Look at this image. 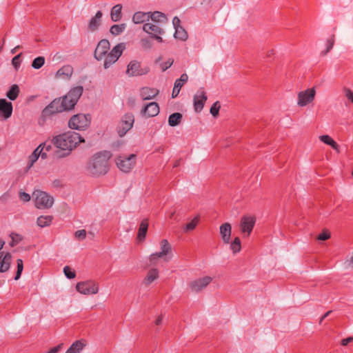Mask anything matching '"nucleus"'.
<instances>
[{"label":"nucleus","instance_id":"12","mask_svg":"<svg viewBox=\"0 0 353 353\" xmlns=\"http://www.w3.org/2000/svg\"><path fill=\"white\" fill-rule=\"evenodd\" d=\"M316 95L314 88H308L304 91L298 93L297 105L300 107H304L312 102Z\"/></svg>","mask_w":353,"mask_h":353},{"label":"nucleus","instance_id":"56","mask_svg":"<svg viewBox=\"0 0 353 353\" xmlns=\"http://www.w3.org/2000/svg\"><path fill=\"white\" fill-rule=\"evenodd\" d=\"M329 145H330L337 152H339V145L334 139L332 141V142H330Z\"/></svg>","mask_w":353,"mask_h":353},{"label":"nucleus","instance_id":"8","mask_svg":"<svg viewBox=\"0 0 353 353\" xmlns=\"http://www.w3.org/2000/svg\"><path fill=\"white\" fill-rule=\"evenodd\" d=\"M134 117L132 113L125 114L117 127V132L120 137H123L133 126Z\"/></svg>","mask_w":353,"mask_h":353},{"label":"nucleus","instance_id":"19","mask_svg":"<svg viewBox=\"0 0 353 353\" xmlns=\"http://www.w3.org/2000/svg\"><path fill=\"white\" fill-rule=\"evenodd\" d=\"M141 113L147 117H153L159 113V107L157 103L151 102L146 105L141 111Z\"/></svg>","mask_w":353,"mask_h":353},{"label":"nucleus","instance_id":"25","mask_svg":"<svg viewBox=\"0 0 353 353\" xmlns=\"http://www.w3.org/2000/svg\"><path fill=\"white\" fill-rule=\"evenodd\" d=\"M103 16V13L101 11H98L95 16L93 17L88 24V30L91 32H94L99 27L101 24V19Z\"/></svg>","mask_w":353,"mask_h":353},{"label":"nucleus","instance_id":"52","mask_svg":"<svg viewBox=\"0 0 353 353\" xmlns=\"http://www.w3.org/2000/svg\"><path fill=\"white\" fill-rule=\"evenodd\" d=\"M19 196V199L24 202H28L30 200V196L28 193L20 192Z\"/></svg>","mask_w":353,"mask_h":353},{"label":"nucleus","instance_id":"49","mask_svg":"<svg viewBox=\"0 0 353 353\" xmlns=\"http://www.w3.org/2000/svg\"><path fill=\"white\" fill-rule=\"evenodd\" d=\"M76 238L79 239H84L86 236V231L85 230H77L74 233Z\"/></svg>","mask_w":353,"mask_h":353},{"label":"nucleus","instance_id":"7","mask_svg":"<svg viewBox=\"0 0 353 353\" xmlns=\"http://www.w3.org/2000/svg\"><path fill=\"white\" fill-rule=\"evenodd\" d=\"M118 168L123 172H129L133 168L136 163V155L134 154L119 155L115 159Z\"/></svg>","mask_w":353,"mask_h":353},{"label":"nucleus","instance_id":"37","mask_svg":"<svg viewBox=\"0 0 353 353\" xmlns=\"http://www.w3.org/2000/svg\"><path fill=\"white\" fill-rule=\"evenodd\" d=\"M125 24H124V23L113 25L110 28V32L114 36H117V35L120 34L121 32H123V30H125Z\"/></svg>","mask_w":353,"mask_h":353},{"label":"nucleus","instance_id":"44","mask_svg":"<svg viewBox=\"0 0 353 353\" xmlns=\"http://www.w3.org/2000/svg\"><path fill=\"white\" fill-rule=\"evenodd\" d=\"M21 55V53L16 55L15 57H14L12 58V64L13 65V66L14 67V68L16 70H18V68H19V66L21 65V60H20Z\"/></svg>","mask_w":353,"mask_h":353},{"label":"nucleus","instance_id":"36","mask_svg":"<svg viewBox=\"0 0 353 353\" xmlns=\"http://www.w3.org/2000/svg\"><path fill=\"white\" fill-rule=\"evenodd\" d=\"M230 249L234 254L239 252L241 250V243L239 237H235L230 243Z\"/></svg>","mask_w":353,"mask_h":353},{"label":"nucleus","instance_id":"41","mask_svg":"<svg viewBox=\"0 0 353 353\" xmlns=\"http://www.w3.org/2000/svg\"><path fill=\"white\" fill-rule=\"evenodd\" d=\"M221 108V105L219 101H216L212 105L210 108V113L214 117H216L219 114V110Z\"/></svg>","mask_w":353,"mask_h":353},{"label":"nucleus","instance_id":"54","mask_svg":"<svg viewBox=\"0 0 353 353\" xmlns=\"http://www.w3.org/2000/svg\"><path fill=\"white\" fill-rule=\"evenodd\" d=\"M172 23H173V26H174V29H176V28L181 27V25H180L181 20L179 19V18L178 17H174L173 18Z\"/></svg>","mask_w":353,"mask_h":353},{"label":"nucleus","instance_id":"3","mask_svg":"<svg viewBox=\"0 0 353 353\" xmlns=\"http://www.w3.org/2000/svg\"><path fill=\"white\" fill-rule=\"evenodd\" d=\"M110 157L111 154L108 151L101 152L93 156L88 166L89 173L95 176L105 174L108 170V160Z\"/></svg>","mask_w":353,"mask_h":353},{"label":"nucleus","instance_id":"30","mask_svg":"<svg viewBox=\"0 0 353 353\" xmlns=\"http://www.w3.org/2000/svg\"><path fill=\"white\" fill-rule=\"evenodd\" d=\"M159 277V271L156 268H152L150 270L144 279V283L145 285L151 284L154 281L157 279Z\"/></svg>","mask_w":353,"mask_h":353},{"label":"nucleus","instance_id":"17","mask_svg":"<svg viewBox=\"0 0 353 353\" xmlns=\"http://www.w3.org/2000/svg\"><path fill=\"white\" fill-rule=\"evenodd\" d=\"M146 72L147 71H144L141 68V63L137 61H130L126 70V74L130 77L140 76Z\"/></svg>","mask_w":353,"mask_h":353},{"label":"nucleus","instance_id":"4","mask_svg":"<svg viewBox=\"0 0 353 353\" xmlns=\"http://www.w3.org/2000/svg\"><path fill=\"white\" fill-rule=\"evenodd\" d=\"M91 122L90 114H77L68 121V127L72 130H84L88 128Z\"/></svg>","mask_w":353,"mask_h":353},{"label":"nucleus","instance_id":"57","mask_svg":"<svg viewBox=\"0 0 353 353\" xmlns=\"http://www.w3.org/2000/svg\"><path fill=\"white\" fill-rule=\"evenodd\" d=\"M353 341V337H347L346 339H344L341 341V344L343 346L347 345L349 343L352 342Z\"/></svg>","mask_w":353,"mask_h":353},{"label":"nucleus","instance_id":"6","mask_svg":"<svg viewBox=\"0 0 353 353\" xmlns=\"http://www.w3.org/2000/svg\"><path fill=\"white\" fill-rule=\"evenodd\" d=\"M35 205L39 209L50 208L53 203L54 199L46 192L36 190L33 193Z\"/></svg>","mask_w":353,"mask_h":353},{"label":"nucleus","instance_id":"48","mask_svg":"<svg viewBox=\"0 0 353 353\" xmlns=\"http://www.w3.org/2000/svg\"><path fill=\"white\" fill-rule=\"evenodd\" d=\"M188 80V76L187 74H182L179 79H176L174 83H179L181 84V87L185 83H186Z\"/></svg>","mask_w":353,"mask_h":353},{"label":"nucleus","instance_id":"28","mask_svg":"<svg viewBox=\"0 0 353 353\" xmlns=\"http://www.w3.org/2000/svg\"><path fill=\"white\" fill-rule=\"evenodd\" d=\"M85 345L83 340L76 341L71 345L65 353H80Z\"/></svg>","mask_w":353,"mask_h":353},{"label":"nucleus","instance_id":"27","mask_svg":"<svg viewBox=\"0 0 353 353\" xmlns=\"http://www.w3.org/2000/svg\"><path fill=\"white\" fill-rule=\"evenodd\" d=\"M150 12H137L134 14L132 17V21L134 23L139 24L142 23L145 21H148L150 19Z\"/></svg>","mask_w":353,"mask_h":353},{"label":"nucleus","instance_id":"61","mask_svg":"<svg viewBox=\"0 0 353 353\" xmlns=\"http://www.w3.org/2000/svg\"><path fill=\"white\" fill-rule=\"evenodd\" d=\"M347 265L350 267H353V255L347 261Z\"/></svg>","mask_w":353,"mask_h":353},{"label":"nucleus","instance_id":"26","mask_svg":"<svg viewBox=\"0 0 353 353\" xmlns=\"http://www.w3.org/2000/svg\"><path fill=\"white\" fill-rule=\"evenodd\" d=\"M148 221L147 219H143L139 228L138 234H137V240L139 241H143L145 239V236L148 232Z\"/></svg>","mask_w":353,"mask_h":353},{"label":"nucleus","instance_id":"29","mask_svg":"<svg viewBox=\"0 0 353 353\" xmlns=\"http://www.w3.org/2000/svg\"><path fill=\"white\" fill-rule=\"evenodd\" d=\"M122 5L117 4L111 10L110 17L113 21H119L122 17Z\"/></svg>","mask_w":353,"mask_h":353},{"label":"nucleus","instance_id":"38","mask_svg":"<svg viewBox=\"0 0 353 353\" xmlns=\"http://www.w3.org/2000/svg\"><path fill=\"white\" fill-rule=\"evenodd\" d=\"M199 216H195L189 223L186 224L184 228V231H191L193 230L199 223Z\"/></svg>","mask_w":353,"mask_h":353},{"label":"nucleus","instance_id":"14","mask_svg":"<svg viewBox=\"0 0 353 353\" xmlns=\"http://www.w3.org/2000/svg\"><path fill=\"white\" fill-rule=\"evenodd\" d=\"M208 97L203 88H201L194 96V108L195 112H200L204 107Z\"/></svg>","mask_w":353,"mask_h":353},{"label":"nucleus","instance_id":"45","mask_svg":"<svg viewBox=\"0 0 353 353\" xmlns=\"http://www.w3.org/2000/svg\"><path fill=\"white\" fill-rule=\"evenodd\" d=\"M181 88V84H179V83H174V85L172 90V97L175 98L178 96L179 94V92Z\"/></svg>","mask_w":353,"mask_h":353},{"label":"nucleus","instance_id":"39","mask_svg":"<svg viewBox=\"0 0 353 353\" xmlns=\"http://www.w3.org/2000/svg\"><path fill=\"white\" fill-rule=\"evenodd\" d=\"M44 63L45 58L43 57H38L33 60L32 67L34 69H39L44 65Z\"/></svg>","mask_w":353,"mask_h":353},{"label":"nucleus","instance_id":"60","mask_svg":"<svg viewBox=\"0 0 353 353\" xmlns=\"http://www.w3.org/2000/svg\"><path fill=\"white\" fill-rule=\"evenodd\" d=\"M162 320H163V318L161 316H159L155 321V323L157 325H159L162 322Z\"/></svg>","mask_w":353,"mask_h":353},{"label":"nucleus","instance_id":"53","mask_svg":"<svg viewBox=\"0 0 353 353\" xmlns=\"http://www.w3.org/2000/svg\"><path fill=\"white\" fill-rule=\"evenodd\" d=\"M344 92H345V97L353 103V92H352V91L350 89L345 88L344 89Z\"/></svg>","mask_w":353,"mask_h":353},{"label":"nucleus","instance_id":"42","mask_svg":"<svg viewBox=\"0 0 353 353\" xmlns=\"http://www.w3.org/2000/svg\"><path fill=\"white\" fill-rule=\"evenodd\" d=\"M63 272H64L65 276L70 279H74L76 276L75 272L72 270V269L69 266L64 267Z\"/></svg>","mask_w":353,"mask_h":353},{"label":"nucleus","instance_id":"5","mask_svg":"<svg viewBox=\"0 0 353 353\" xmlns=\"http://www.w3.org/2000/svg\"><path fill=\"white\" fill-rule=\"evenodd\" d=\"M125 48V43H119L116 45L109 53H107L104 58V68L108 69L114 64L121 57Z\"/></svg>","mask_w":353,"mask_h":353},{"label":"nucleus","instance_id":"23","mask_svg":"<svg viewBox=\"0 0 353 353\" xmlns=\"http://www.w3.org/2000/svg\"><path fill=\"white\" fill-rule=\"evenodd\" d=\"M73 74V68L70 65H63L56 73V78L69 79Z\"/></svg>","mask_w":353,"mask_h":353},{"label":"nucleus","instance_id":"64","mask_svg":"<svg viewBox=\"0 0 353 353\" xmlns=\"http://www.w3.org/2000/svg\"><path fill=\"white\" fill-rule=\"evenodd\" d=\"M3 245H4V241H3L1 239H0V250L2 249Z\"/></svg>","mask_w":353,"mask_h":353},{"label":"nucleus","instance_id":"50","mask_svg":"<svg viewBox=\"0 0 353 353\" xmlns=\"http://www.w3.org/2000/svg\"><path fill=\"white\" fill-rule=\"evenodd\" d=\"M141 43L142 47L145 49H149L152 47V43L148 39H142Z\"/></svg>","mask_w":353,"mask_h":353},{"label":"nucleus","instance_id":"58","mask_svg":"<svg viewBox=\"0 0 353 353\" xmlns=\"http://www.w3.org/2000/svg\"><path fill=\"white\" fill-rule=\"evenodd\" d=\"M41 145H42V148H43V152H46L50 151L52 149V146H51L50 144H46L45 143H43Z\"/></svg>","mask_w":353,"mask_h":353},{"label":"nucleus","instance_id":"18","mask_svg":"<svg viewBox=\"0 0 353 353\" xmlns=\"http://www.w3.org/2000/svg\"><path fill=\"white\" fill-rule=\"evenodd\" d=\"M12 104L5 99H0V114L7 119L10 118L12 113Z\"/></svg>","mask_w":353,"mask_h":353},{"label":"nucleus","instance_id":"40","mask_svg":"<svg viewBox=\"0 0 353 353\" xmlns=\"http://www.w3.org/2000/svg\"><path fill=\"white\" fill-rule=\"evenodd\" d=\"M17 270L16 275L14 277L15 280H18L20 278V276L21 275V272L23 269V263L22 259H17Z\"/></svg>","mask_w":353,"mask_h":353},{"label":"nucleus","instance_id":"11","mask_svg":"<svg viewBox=\"0 0 353 353\" xmlns=\"http://www.w3.org/2000/svg\"><path fill=\"white\" fill-rule=\"evenodd\" d=\"M256 223V217L251 215H244L241 218L239 228L242 233L248 236L253 230Z\"/></svg>","mask_w":353,"mask_h":353},{"label":"nucleus","instance_id":"15","mask_svg":"<svg viewBox=\"0 0 353 353\" xmlns=\"http://www.w3.org/2000/svg\"><path fill=\"white\" fill-rule=\"evenodd\" d=\"M110 47V42L108 41V40H107V39L101 40L99 42L98 45L94 50V58L98 61H101V60L105 58L106 54L109 51Z\"/></svg>","mask_w":353,"mask_h":353},{"label":"nucleus","instance_id":"13","mask_svg":"<svg viewBox=\"0 0 353 353\" xmlns=\"http://www.w3.org/2000/svg\"><path fill=\"white\" fill-rule=\"evenodd\" d=\"M143 30L159 43L163 42L161 35L164 34V30L159 26L150 23H146L143 26Z\"/></svg>","mask_w":353,"mask_h":353},{"label":"nucleus","instance_id":"51","mask_svg":"<svg viewBox=\"0 0 353 353\" xmlns=\"http://www.w3.org/2000/svg\"><path fill=\"white\" fill-rule=\"evenodd\" d=\"M319 139L327 145H329L333 140L329 135H321L319 137Z\"/></svg>","mask_w":353,"mask_h":353},{"label":"nucleus","instance_id":"20","mask_svg":"<svg viewBox=\"0 0 353 353\" xmlns=\"http://www.w3.org/2000/svg\"><path fill=\"white\" fill-rule=\"evenodd\" d=\"M12 256L10 252H0V272H7L11 263Z\"/></svg>","mask_w":353,"mask_h":353},{"label":"nucleus","instance_id":"35","mask_svg":"<svg viewBox=\"0 0 353 353\" xmlns=\"http://www.w3.org/2000/svg\"><path fill=\"white\" fill-rule=\"evenodd\" d=\"M52 220V216H41L37 219V223L39 227L43 228L49 225L51 223Z\"/></svg>","mask_w":353,"mask_h":353},{"label":"nucleus","instance_id":"59","mask_svg":"<svg viewBox=\"0 0 353 353\" xmlns=\"http://www.w3.org/2000/svg\"><path fill=\"white\" fill-rule=\"evenodd\" d=\"M331 312H332V311H331V310H330V311H328V312H325V313L323 315V316L321 318L320 323H321V322L323 321V319H325L327 316H329V314H330Z\"/></svg>","mask_w":353,"mask_h":353},{"label":"nucleus","instance_id":"22","mask_svg":"<svg viewBox=\"0 0 353 353\" xmlns=\"http://www.w3.org/2000/svg\"><path fill=\"white\" fill-rule=\"evenodd\" d=\"M41 157L42 159H46L48 157L46 152H43V148H42V145H39L32 153V154L29 157L30 165L29 167L32 166L34 163L39 159V157Z\"/></svg>","mask_w":353,"mask_h":353},{"label":"nucleus","instance_id":"1","mask_svg":"<svg viewBox=\"0 0 353 353\" xmlns=\"http://www.w3.org/2000/svg\"><path fill=\"white\" fill-rule=\"evenodd\" d=\"M83 91L82 86H77L72 88L63 97L54 99L43 110L42 117L46 118L59 112L74 109Z\"/></svg>","mask_w":353,"mask_h":353},{"label":"nucleus","instance_id":"55","mask_svg":"<svg viewBox=\"0 0 353 353\" xmlns=\"http://www.w3.org/2000/svg\"><path fill=\"white\" fill-rule=\"evenodd\" d=\"M62 344H59L51 348L47 353H57L61 348Z\"/></svg>","mask_w":353,"mask_h":353},{"label":"nucleus","instance_id":"43","mask_svg":"<svg viewBox=\"0 0 353 353\" xmlns=\"http://www.w3.org/2000/svg\"><path fill=\"white\" fill-rule=\"evenodd\" d=\"M334 43V36L332 35L330 38L327 40V48L325 52H323V54L325 55L332 48Z\"/></svg>","mask_w":353,"mask_h":353},{"label":"nucleus","instance_id":"47","mask_svg":"<svg viewBox=\"0 0 353 353\" xmlns=\"http://www.w3.org/2000/svg\"><path fill=\"white\" fill-rule=\"evenodd\" d=\"M173 59H169L168 61L162 63L161 64V68L162 71H165L167 69H168L172 64H173Z\"/></svg>","mask_w":353,"mask_h":353},{"label":"nucleus","instance_id":"31","mask_svg":"<svg viewBox=\"0 0 353 353\" xmlns=\"http://www.w3.org/2000/svg\"><path fill=\"white\" fill-rule=\"evenodd\" d=\"M20 89L18 85L13 84L6 93V97L11 101H14L18 97Z\"/></svg>","mask_w":353,"mask_h":353},{"label":"nucleus","instance_id":"21","mask_svg":"<svg viewBox=\"0 0 353 353\" xmlns=\"http://www.w3.org/2000/svg\"><path fill=\"white\" fill-rule=\"evenodd\" d=\"M220 235L224 243L228 244L232 234V227L229 223H223L220 226Z\"/></svg>","mask_w":353,"mask_h":353},{"label":"nucleus","instance_id":"2","mask_svg":"<svg viewBox=\"0 0 353 353\" xmlns=\"http://www.w3.org/2000/svg\"><path fill=\"white\" fill-rule=\"evenodd\" d=\"M81 142H84L83 138L79 133L70 131L59 134L52 139V143L56 148L65 151L63 154H57L59 158L69 155L71 151Z\"/></svg>","mask_w":353,"mask_h":353},{"label":"nucleus","instance_id":"34","mask_svg":"<svg viewBox=\"0 0 353 353\" xmlns=\"http://www.w3.org/2000/svg\"><path fill=\"white\" fill-rule=\"evenodd\" d=\"M174 37L175 39L185 41L187 40L188 35L186 30L181 26L175 29Z\"/></svg>","mask_w":353,"mask_h":353},{"label":"nucleus","instance_id":"10","mask_svg":"<svg viewBox=\"0 0 353 353\" xmlns=\"http://www.w3.org/2000/svg\"><path fill=\"white\" fill-rule=\"evenodd\" d=\"M160 245L161 251L153 253L149 257L151 265H156L159 258H164L165 261H168L165 257L172 252V246L167 239H162Z\"/></svg>","mask_w":353,"mask_h":353},{"label":"nucleus","instance_id":"33","mask_svg":"<svg viewBox=\"0 0 353 353\" xmlns=\"http://www.w3.org/2000/svg\"><path fill=\"white\" fill-rule=\"evenodd\" d=\"M150 19H152V21L155 22H163L167 21V18L165 14L163 12L155 11L154 12H150Z\"/></svg>","mask_w":353,"mask_h":353},{"label":"nucleus","instance_id":"16","mask_svg":"<svg viewBox=\"0 0 353 353\" xmlns=\"http://www.w3.org/2000/svg\"><path fill=\"white\" fill-rule=\"evenodd\" d=\"M212 281L210 276H204L196 279L189 283V287L192 292H198L207 287Z\"/></svg>","mask_w":353,"mask_h":353},{"label":"nucleus","instance_id":"9","mask_svg":"<svg viewBox=\"0 0 353 353\" xmlns=\"http://www.w3.org/2000/svg\"><path fill=\"white\" fill-rule=\"evenodd\" d=\"M76 289L82 294L90 295L98 293L99 288L97 282L92 280H88L77 283Z\"/></svg>","mask_w":353,"mask_h":353},{"label":"nucleus","instance_id":"62","mask_svg":"<svg viewBox=\"0 0 353 353\" xmlns=\"http://www.w3.org/2000/svg\"><path fill=\"white\" fill-rule=\"evenodd\" d=\"M180 163H181V160L180 159H178L176 161H175L174 165H173V168H177L178 166L180 165Z\"/></svg>","mask_w":353,"mask_h":353},{"label":"nucleus","instance_id":"63","mask_svg":"<svg viewBox=\"0 0 353 353\" xmlns=\"http://www.w3.org/2000/svg\"><path fill=\"white\" fill-rule=\"evenodd\" d=\"M20 48H21L20 46H16L15 48H14L13 49L11 50V53L15 54L17 52V50L19 49Z\"/></svg>","mask_w":353,"mask_h":353},{"label":"nucleus","instance_id":"32","mask_svg":"<svg viewBox=\"0 0 353 353\" xmlns=\"http://www.w3.org/2000/svg\"><path fill=\"white\" fill-rule=\"evenodd\" d=\"M182 120V114L179 112H175L169 116L168 124L174 127L178 125Z\"/></svg>","mask_w":353,"mask_h":353},{"label":"nucleus","instance_id":"24","mask_svg":"<svg viewBox=\"0 0 353 353\" xmlns=\"http://www.w3.org/2000/svg\"><path fill=\"white\" fill-rule=\"evenodd\" d=\"M159 94V90L155 88L143 87L140 91V96L143 100H150L154 98Z\"/></svg>","mask_w":353,"mask_h":353},{"label":"nucleus","instance_id":"46","mask_svg":"<svg viewBox=\"0 0 353 353\" xmlns=\"http://www.w3.org/2000/svg\"><path fill=\"white\" fill-rule=\"evenodd\" d=\"M330 238V233L328 231L324 230L322 233L319 234L317 239L319 241H325Z\"/></svg>","mask_w":353,"mask_h":353}]
</instances>
